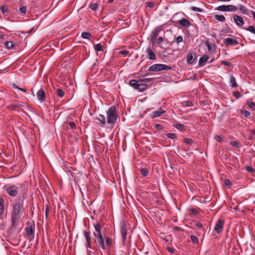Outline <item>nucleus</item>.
<instances>
[{
  "mask_svg": "<svg viewBox=\"0 0 255 255\" xmlns=\"http://www.w3.org/2000/svg\"><path fill=\"white\" fill-rule=\"evenodd\" d=\"M223 42L227 47L230 45L234 46L237 45L239 43V42L237 39H232L231 38H225Z\"/></svg>",
  "mask_w": 255,
  "mask_h": 255,
  "instance_id": "obj_9",
  "label": "nucleus"
},
{
  "mask_svg": "<svg viewBox=\"0 0 255 255\" xmlns=\"http://www.w3.org/2000/svg\"><path fill=\"white\" fill-rule=\"evenodd\" d=\"M224 224V221L222 219H219L215 224L214 230L218 234L220 233L223 229Z\"/></svg>",
  "mask_w": 255,
  "mask_h": 255,
  "instance_id": "obj_10",
  "label": "nucleus"
},
{
  "mask_svg": "<svg viewBox=\"0 0 255 255\" xmlns=\"http://www.w3.org/2000/svg\"><path fill=\"white\" fill-rule=\"evenodd\" d=\"M69 125L71 128H73V129L76 128V125L74 123H73V122L69 123Z\"/></svg>",
  "mask_w": 255,
  "mask_h": 255,
  "instance_id": "obj_60",
  "label": "nucleus"
},
{
  "mask_svg": "<svg viewBox=\"0 0 255 255\" xmlns=\"http://www.w3.org/2000/svg\"><path fill=\"white\" fill-rule=\"evenodd\" d=\"M193 224H194V225L195 226H196V227H198V228H203V225L201 223H200V222H199L198 221H194L193 222Z\"/></svg>",
  "mask_w": 255,
  "mask_h": 255,
  "instance_id": "obj_48",
  "label": "nucleus"
},
{
  "mask_svg": "<svg viewBox=\"0 0 255 255\" xmlns=\"http://www.w3.org/2000/svg\"><path fill=\"white\" fill-rule=\"evenodd\" d=\"M242 113L246 118L248 117L250 115V112L246 110L243 111Z\"/></svg>",
  "mask_w": 255,
  "mask_h": 255,
  "instance_id": "obj_55",
  "label": "nucleus"
},
{
  "mask_svg": "<svg viewBox=\"0 0 255 255\" xmlns=\"http://www.w3.org/2000/svg\"><path fill=\"white\" fill-rule=\"evenodd\" d=\"M209 59V56L207 55H204L202 57H201L199 60L198 64L199 66H202L204 65V63L208 60Z\"/></svg>",
  "mask_w": 255,
  "mask_h": 255,
  "instance_id": "obj_21",
  "label": "nucleus"
},
{
  "mask_svg": "<svg viewBox=\"0 0 255 255\" xmlns=\"http://www.w3.org/2000/svg\"><path fill=\"white\" fill-rule=\"evenodd\" d=\"M154 127L157 130H161L163 128V127L158 124H155Z\"/></svg>",
  "mask_w": 255,
  "mask_h": 255,
  "instance_id": "obj_58",
  "label": "nucleus"
},
{
  "mask_svg": "<svg viewBox=\"0 0 255 255\" xmlns=\"http://www.w3.org/2000/svg\"><path fill=\"white\" fill-rule=\"evenodd\" d=\"M36 96L38 100L41 102L44 101L45 94L42 88H41L38 91L36 94Z\"/></svg>",
  "mask_w": 255,
  "mask_h": 255,
  "instance_id": "obj_16",
  "label": "nucleus"
},
{
  "mask_svg": "<svg viewBox=\"0 0 255 255\" xmlns=\"http://www.w3.org/2000/svg\"><path fill=\"white\" fill-rule=\"evenodd\" d=\"M92 34L88 32H84L81 34V37L84 39H90Z\"/></svg>",
  "mask_w": 255,
  "mask_h": 255,
  "instance_id": "obj_32",
  "label": "nucleus"
},
{
  "mask_svg": "<svg viewBox=\"0 0 255 255\" xmlns=\"http://www.w3.org/2000/svg\"><path fill=\"white\" fill-rule=\"evenodd\" d=\"M189 210L191 212V216H195L199 214L198 210L194 208L191 207L189 209Z\"/></svg>",
  "mask_w": 255,
  "mask_h": 255,
  "instance_id": "obj_35",
  "label": "nucleus"
},
{
  "mask_svg": "<svg viewBox=\"0 0 255 255\" xmlns=\"http://www.w3.org/2000/svg\"><path fill=\"white\" fill-rule=\"evenodd\" d=\"M4 199L2 197H0V219L4 211Z\"/></svg>",
  "mask_w": 255,
  "mask_h": 255,
  "instance_id": "obj_28",
  "label": "nucleus"
},
{
  "mask_svg": "<svg viewBox=\"0 0 255 255\" xmlns=\"http://www.w3.org/2000/svg\"><path fill=\"white\" fill-rule=\"evenodd\" d=\"M185 103V105L187 107H191L193 106L192 102L191 101H187L186 102H184Z\"/></svg>",
  "mask_w": 255,
  "mask_h": 255,
  "instance_id": "obj_59",
  "label": "nucleus"
},
{
  "mask_svg": "<svg viewBox=\"0 0 255 255\" xmlns=\"http://www.w3.org/2000/svg\"><path fill=\"white\" fill-rule=\"evenodd\" d=\"M34 229L35 225L34 222H28L26 224V227L25 231L26 234V236L30 241L33 239L34 237Z\"/></svg>",
  "mask_w": 255,
  "mask_h": 255,
  "instance_id": "obj_5",
  "label": "nucleus"
},
{
  "mask_svg": "<svg viewBox=\"0 0 255 255\" xmlns=\"http://www.w3.org/2000/svg\"><path fill=\"white\" fill-rule=\"evenodd\" d=\"M94 227L96 231V232L94 233V236L102 235V226L99 222H97L96 224H94Z\"/></svg>",
  "mask_w": 255,
  "mask_h": 255,
  "instance_id": "obj_14",
  "label": "nucleus"
},
{
  "mask_svg": "<svg viewBox=\"0 0 255 255\" xmlns=\"http://www.w3.org/2000/svg\"><path fill=\"white\" fill-rule=\"evenodd\" d=\"M147 88V85L143 84L142 83H139L138 88L137 90H138L140 92H142L144 91L145 89H146Z\"/></svg>",
  "mask_w": 255,
  "mask_h": 255,
  "instance_id": "obj_30",
  "label": "nucleus"
},
{
  "mask_svg": "<svg viewBox=\"0 0 255 255\" xmlns=\"http://www.w3.org/2000/svg\"><path fill=\"white\" fill-rule=\"evenodd\" d=\"M48 212H49V207L47 205H46L45 214V216H46V218H47V216H48Z\"/></svg>",
  "mask_w": 255,
  "mask_h": 255,
  "instance_id": "obj_61",
  "label": "nucleus"
},
{
  "mask_svg": "<svg viewBox=\"0 0 255 255\" xmlns=\"http://www.w3.org/2000/svg\"><path fill=\"white\" fill-rule=\"evenodd\" d=\"M191 9L195 11H198V12H201L202 11V10L201 8L195 6H193L191 7Z\"/></svg>",
  "mask_w": 255,
  "mask_h": 255,
  "instance_id": "obj_56",
  "label": "nucleus"
},
{
  "mask_svg": "<svg viewBox=\"0 0 255 255\" xmlns=\"http://www.w3.org/2000/svg\"><path fill=\"white\" fill-rule=\"evenodd\" d=\"M5 192L10 197H15L18 196L17 198H20L23 195L26 199V187L24 183H18L16 184H7L4 186Z\"/></svg>",
  "mask_w": 255,
  "mask_h": 255,
  "instance_id": "obj_2",
  "label": "nucleus"
},
{
  "mask_svg": "<svg viewBox=\"0 0 255 255\" xmlns=\"http://www.w3.org/2000/svg\"><path fill=\"white\" fill-rule=\"evenodd\" d=\"M230 144L234 147H236L237 148H239L240 147V145L239 142H238L236 141L233 140L230 142Z\"/></svg>",
  "mask_w": 255,
  "mask_h": 255,
  "instance_id": "obj_46",
  "label": "nucleus"
},
{
  "mask_svg": "<svg viewBox=\"0 0 255 255\" xmlns=\"http://www.w3.org/2000/svg\"><path fill=\"white\" fill-rule=\"evenodd\" d=\"M172 69L170 66L163 64H155L148 68V71L149 72H159L163 70H169Z\"/></svg>",
  "mask_w": 255,
  "mask_h": 255,
  "instance_id": "obj_4",
  "label": "nucleus"
},
{
  "mask_svg": "<svg viewBox=\"0 0 255 255\" xmlns=\"http://www.w3.org/2000/svg\"><path fill=\"white\" fill-rule=\"evenodd\" d=\"M183 141H184V142L186 143V144H192V143L193 142V141L192 140V139L186 138H185L183 139Z\"/></svg>",
  "mask_w": 255,
  "mask_h": 255,
  "instance_id": "obj_47",
  "label": "nucleus"
},
{
  "mask_svg": "<svg viewBox=\"0 0 255 255\" xmlns=\"http://www.w3.org/2000/svg\"><path fill=\"white\" fill-rule=\"evenodd\" d=\"M244 29L250 31L254 34H255V27L254 26H249L248 27L244 28Z\"/></svg>",
  "mask_w": 255,
  "mask_h": 255,
  "instance_id": "obj_38",
  "label": "nucleus"
},
{
  "mask_svg": "<svg viewBox=\"0 0 255 255\" xmlns=\"http://www.w3.org/2000/svg\"><path fill=\"white\" fill-rule=\"evenodd\" d=\"M146 6L150 8H153L154 6V3L152 1H148L145 3Z\"/></svg>",
  "mask_w": 255,
  "mask_h": 255,
  "instance_id": "obj_49",
  "label": "nucleus"
},
{
  "mask_svg": "<svg viewBox=\"0 0 255 255\" xmlns=\"http://www.w3.org/2000/svg\"><path fill=\"white\" fill-rule=\"evenodd\" d=\"M221 64L222 65H226L227 66H231L232 65L230 62L226 61H222L221 62Z\"/></svg>",
  "mask_w": 255,
  "mask_h": 255,
  "instance_id": "obj_54",
  "label": "nucleus"
},
{
  "mask_svg": "<svg viewBox=\"0 0 255 255\" xmlns=\"http://www.w3.org/2000/svg\"><path fill=\"white\" fill-rule=\"evenodd\" d=\"M178 22L181 25L186 28H188L190 26V21L185 18H183L181 19L178 20Z\"/></svg>",
  "mask_w": 255,
  "mask_h": 255,
  "instance_id": "obj_20",
  "label": "nucleus"
},
{
  "mask_svg": "<svg viewBox=\"0 0 255 255\" xmlns=\"http://www.w3.org/2000/svg\"><path fill=\"white\" fill-rule=\"evenodd\" d=\"M5 46L8 49L13 48L14 44L12 41H6L4 44Z\"/></svg>",
  "mask_w": 255,
  "mask_h": 255,
  "instance_id": "obj_39",
  "label": "nucleus"
},
{
  "mask_svg": "<svg viewBox=\"0 0 255 255\" xmlns=\"http://www.w3.org/2000/svg\"><path fill=\"white\" fill-rule=\"evenodd\" d=\"M230 84L232 88H236L238 86L236 80L233 76L230 77Z\"/></svg>",
  "mask_w": 255,
  "mask_h": 255,
  "instance_id": "obj_25",
  "label": "nucleus"
},
{
  "mask_svg": "<svg viewBox=\"0 0 255 255\" xmlns=\"http://www.w3.org/2000/svg\"><path fill=\"white\" fill-rule=\"evenodd\" d=\"M140 174L144 177L148 176L149 174L148 170L146 168H141L140 169Z\"/></svg>",
  "mask_w": 255,
  "mask_h": 255,
  "instance_id": "obj_33",
  "label": "nucleus"
},
{
  "mask_svg": "<svg viewBox=\"0 0 255 255\" xmlns=\"http://www.w3.org/2000/svg\"><path fill=\"white\" fill-rule=\"evenodd\" d=\"M166 136L171 139H175L177 137V135L174 133H168L166 134Z\"/></svg>",
  "mask_w": 255,
  "mask_h": 255,
  "instance_id": "obj_43",
  "label": "nucleus"
},
{
  "mask_svg": "<svg viewBox=\"0 0 255 255\" xmlns=\"http://www.w3.org/2000/svg\"><path fill=\"white\" fill-rule=\"evenodd\" d=\"M190 239L193 244H199V240L198 238L194 235H191L190 236Z\"/></svg>",
  "mask_w": 255,
  "mask_h": 255,
  "instance_id": "obj_37",
  "label": "nucleus"
},
{
  "mask_svg": "<svg viewBox=\"0 0 255 255\" xmlns=\"http://www.w3.org/2000/svg\"><path fill=\"white\" fill-rule=\"evenodd\" d=\"M146 53L147 54V57L150 60H155L156 59L155 54L154 52L151 49L150 47H148L146 50Z\"/></svg>",
  "mask_w": 255,
  "mask_h": 255,
  "instance_id": "obj_19",
  "label": "nucleus"
},
{
  "mask_svg": "<svg viewBox=\"0 0 255 255\" xmlns=\"http://www.w3.org/2000/svg\"><path fill=\"white\" fill-rule=\"evenodd\" d=\"M215 9L221 11L235 12L238 10V8L233 5H222L217 7Z\"/></svg>",
  "mask_w": 255,
  "mask_h": 255,
  "instance_id": "obj_7",
  "label": "nucleus"
},
{
  "mask_svg": "<svg viewBox=\"0 0 255 255\" xmlns=\"http://www.w3.org/2000/svg\"><path fill=\"white\" fill-rule=\"evenodd\" d=\"M98 6L99 4L97 3H93L90 5V7L92 10L96 11L97 9Z\"/></svg>",
  "mask_w": 255,
  "mask_h": 255,
  "instance_id": "obj_42",
  "label": "nucleus"
},
{
  "mask_svg": "<svg viewBox=\"0 0 255 255\" xmlns=\"http://www.w3.org/2000/svg\"><path fill=\"white\" fill-rule=\"evenodd\" d=\"M247 105L252 109L255 110V103L253 102H248Z\"/></svg>",
  "mask_w": 255,
  "mask_h": 255,
  "instance_id": "obj_44",
  "label": "nucleus"
},
{
  "mask_svg": "<svg viewBox=\"0 0 255 255\" xmlns=\"http://www.w3.org/2000/svg\"><path fill=\"white\" fill-rule=\"evenodd\" d=\"M120 232L122 238V241L125 244L127 235V228L125 221L123 220L120 223Z\"/></svg>",
  "mask_w": 255,
  "mask_h": 255,
  "instance_id": "obj_8",
  "label": "nucleus"
},
{
  "mask_svg": "<svg viewBox=\"0 0 255 255\" xmlns=\"http://www.w3.org/2000/svg\"><path fill=\"white\" fill-rule=\"evenodd\" d=\"M11 106L14 108H20L23 107V104L22 102H15L11 104Z\"/></svg>",
  "mask_w": 255,
  "mask_h": 255,
  "instance_id": "obj_31",
  "label": "nucleus"
},
{
  "mask_svg": "<svg viewBox=\"0 0 255 255\" xmlns=\"http://www.w3.org/2000/svg\"><path fill=\"white\" fill-rule=\"evenodd\" d=\"M183 41V37L181 36H178L175 37L174 39L173 42H175L176 44H179Z\"/></svg>",
  "mask_w": 255,
  "mask_h": 255,
  "instance_id": "obj_40",
  "label": "nucleus"
},
{
  "mask_svg": "<svg viewBox=\"0 0 255 255\" xmlns=\"http://www.w3.org/2000/svg\"><path fill=\"white\" fill-rule=\"evenodd\" d=\"M56 93L60 98H62L65 95L64 91L61 89H57L56 91Z\"/></svg>",
  "mask_w": 255,
  "mask_h": 255,
  "instance_id": "obj_34",
  "label": "nucleus"
},
{
  "mask_svg": "<svg viewBox=\"0 0 255 255\" xmlns=\"http://www.w3.org/2000/svg\"><path fill=\"white\" fill-rule=\"evenodd\" d=\"M233 18L236 25L238 26L242 27L245 24L244 19L241 16L235 14L233 16Z\"/></svg>",
  "mask_w": 255,
  "mask_h": 255,
  "instance_id": "obj_13",
  "label": "nucleus"
},
{
  "mask_svg": "<svg viewBox=\"0 0 255 255\" xmlns=\"http://www.w3.org/2000/svg\"><path fill=\"white\" fill-rule=\"evenodd\" d=\"M205 45L207 47L208 50L209 52L213 53L215 51V46L211 42L206 40L205 42Z\"/></svg>",
  "mask_w": 255,
  "mask_h": 255,
  "instance_id": "obj_18",
  "label": "nucleus"
},
{
  "mask_svg": "<svg viewBox=\"0 0 255 255\" xmlns=\"http://www.w3.org/2000/svg\"><path fill=\"white\" fill-rule=\"evenodd\" d=\"M163 41V39L162 37H159L158 38H155V40L153 42H151L152 44L157 43L158 44H161Z\"/></svg>",
  "mask_w": 255,
  "mask_h": 255,
  "instance_id": "obj_41",
  "label": "nucleus"
},
{
  "mask_svg": "<svg viewBox=\"0 0 255 255\" xmlns=\"http://www.w3.org/2000/svg\"><path fill=\"white\" fill-rule=\"evenodd\" d=\"M94 48L96 51H100L103 50V47L101 44H94Z\"/></svg>",
  "mask_w": 255,
  "mask_h": 255,
  "instance_id": "obj_36",
  "label": "nucleus"
},
{
  "mask_svg": "<svg viewBox=\"0 0 255 255\" xmlns=\"http://www.w3.org/2000/svg\"><path fill=\"white\" fill-rule=\"evenodd\" d=\"M214 17L215 20L221 22H225L226 17L223 15L215 14Z\"/></svg>",
  "mask_w": 255,
  "mask_h": 255,
  "instance_id": "obj_26",
  "label": "nucleus"
},
{
  "mask_svg": "<svg viewBox=\"0 0 255 255\" xmlns=\"http://www.w3.org/2000/svg\"><path fill=\"white\" fill-rule=\"evenodd\" d=\"M121 53L123 55H126L128 53V52L127 50H123L121 51Z\"/></svg>",
  "mask_w": 255,
  "mask_h": 255,
  "instance_id": "obj_64",
  "label": "nucleus"
},
{
  "mask_svg": "<svg viewBox=\"0 0 255 255\" xmlns=\"http://www.w3.org/2000/svg\"><path fill=\"white\" fill-rule=\"evenodd\" d=\"M215 138L217 141H218L220 142H221L222 141V138L219 135H216Z\"/></svg>",
  "mask_w": 255,
  "mask_h": 255,
  "instance_id": "obj_62",
  "label": "nucleus"
},
{
  "mask_svg": "<svg viewBox=\"0 0 255 255\" xmlns=\"http://www.w3.org/2000/svg\"><path fill=\"white\" fill-rule=\"evenodd\" d=\"M238 9H239L240 12L242 14H248V9L247 8L242 4H239L238 6H237Z\"/></svg>",
  "mask_w": 255,
  "mask_h": 255,
  "instance_id": "obj_23",
  "label": "nucleus"
},
{
  "mask_svg": "<svg viewBox=\"0 0 255 255\" xmlns=\"http://www.w3.org/2000/svg\"><path fill=\"white\" fill-rule=\"evenodd\" d=\"M139 83V79L138 80H130L129 82V85L134 88L135 89H137L138 84Z\"/></svg>",
  "mask_w": 255,
  "mask_h": 255,
  "instance_id": "obj_22",
  "label": "nucleus"
},
{
  "mask_svg": "<svg viewBox=\"0 0 255 255\" xmlns=\"http://www.w3.org/2000/svg\"><path fill=\"white\" fill-rule=\"evenodd\" d=\"M7 6H6L5 5H2L1 7H0V10L1 11V12L3 13H5L7 11Z\"/></svg>",
  "mask_w": 255,
  "mask_h": 255,
  "instance_id": "obj_51",
  "label": "nucleus"
},
{
  "mask_svg": "<svg viewBox=\"0 0 255 255\" xmlns=\"http://www.w3.org/2000/svg\"><path fill=\"white\" fill-rule=\"evenodd\" d=\"M94 242L99 249L106 250L107 248L105 244L104 239L102 235L94 236Z\"/></svg>",
  "mask_w": 255,
  "mask_h": 255,
  "instance_id": "obj_6",
  "label": "nucleus"
},
{
  "mask_svg": "<svg viewBox=\"0 0 255 255\" xmlns=\"http://www.w3.org/2000/svg\"><path fill=\"white\" fill-rule=\"evenodd\" d=\"M105 239L106 241V244L108 247V248H111L113 245V240L108 236L105 237Z\"/></svg>",
  "mask_w": 255,
  "mask_h": 255,
  "instance_id": "obj_27",
  "label": "nucleus"
},
{
  "mask_svg": "<svg viewBox=\"0 0 255 255\" xmlns=\"http://www.w3.org/2000/svg\"><path fill=\"white\" fill-rule=\"evenodd\" d=\"M84 236L86 239L87 245V248L92 249L91 247V238L90 236V232L88 230V231H84Z\"/></svg>",
  "mask_w": 255,
  "mask_h": 255,
  "instance_id": "obj_12",
  "label": "nucleus"
},
{
  "mask_svg": "<svg viewBox=\"0 0 255 255\" xmlns=\"http://www.w3.org/2000/svg\"><path fill=\"white\" fill-rule=\"evenodd\" d=\"M150 81H151L150 78L140 79L139 83H142L143 82L147 83V82H150Z\"/></svg>",
  "mask_w": 255,
  "mask_h": 255,
  "instance_id": "obj_52",
  "label": "nucleus"
},
{
  "mask_svg": "<svg viewBox=\"0 0 255 255\" xmlns=\"http://www.w3.org/2000/svg\"><path fill=\"white\" fill-rule=\"evenodd\" d=\"M173 126L177 129H179L180 131H183L185 130V126L183 124L177 123L174 124Z\"/></svg>",
  "mask_w": 255,
  "mask_h": 255,
  "instance_id": "obj_29",
  "label": "nucleus"
},
{
  "mask_svg": "<svg viewBox=\"0 0 255 255\" xmlns=\"http://www.w3.org/2000/svg\"><path fill=\"white\" fill-rule=\"evenodd\" d=\"M107 122L110 125H114L117 120L118 115L117 114L116 107L115 106H111L107 111Z\"/></svg>",
  "mask_w": 255,
  "mask_h": 255,
  "instance_id": "obj_3",
  "label": "nucleus"
},
{
  "mask_svg": "<svg viewBox=\"0 0 255 255\" xmlns=\"http://www.w3.org/2000/svg\"><path fill=\"white\" fill-rule=\"evenodd\" d=\"M25 200V199H24L23 195L21 196L20 198H16L14 200V202L12 204V228L16 227L18 221L22 216L23 210V203Z\"/></svg>",
  "mask_w": 255,
  "mask_h": 255,
  "instance_id": "obj_1",
  "label": "nucleus"
},
{
  "mask_svg": "<svg viewBox=\"0 0 255 255\" xmlns=\"http://www.w3.org/2000/svg\"><path fill=\"white\" fill-rule=\"evenodd\" d=\"M19 10L20 12L22 13H25L26 11V6H21L19 7Z\"/></svg>",
  "mask_w": 255,
  "mask_h": 255,
  "instance_id": "obj_53",
  "label": "nucleus"
},
{
  "mask_svg": "<svg viewBox=\"0 0 255 255\" xmlns=\"http://www.w3.org/2000/svg\"><path fill=\"white\" fill-rule=\"evenodd\" d=\"M233 95L237 98L239 99L241 97V94L238 91H235L233 92Z\"/></svg>",
  "mask_w": 255,
  "mask_h": 255,
  "instance_id": "obj_50",
  "label": "nucleus"
},
{
  "mask_svg": "<svg viewBox=\"0 0 255 255\" xmlns=\"http://www.w3.org/2000/svg\"><path fill=\"white\" fill-rule=\"evenodd\" d=\"M94 119L95 120H98L100 121V123L103 125H105L107 122V121L106 120L105 117L102 114L99 115V116L95 118Z\"/></svg>",
  "mask_w": 255,
  "mask_h": 255,
  "instance_id": "obj_24",
  "label": "nucleus"
},
{
  "mask_svg": "<svg viewBox=\"0 0 255 255\" xmlns=\"http://www.w3.org/2000/svg\"><path fill=\"white\" fill-rule=\"evenodd\" d=\"M246 170H247L248 171H251V172L253 171V170H255L254 169H253V168L252 167H250V166H246Z\"/></svg>",
  "mask_w": 255,
  "mask_h": 255,
  "instance_id": "obj_63",
  "label": "nucleus"
},
{
  "mask_svg": "<svg viewBox=\"0 0 255 255\" xmlns=\"http://www.w3.org/2000/svg\"><path fill=\"white\" fill-rule=\"evenodd\" d=\"M196 58V54L193 52H189L187 55V61L188 64H192Z\"/></svg>",
  "mask_w": 255,
  "mask_h": 255,
  "instance_id": "obj_15",
  "label": "nucleus"
},
{
  "mask_svg": "<svg viewBox=\"0 0 255 255\" xmlns=\"http://www.w3.org/2000/svg\"><path fill=\"white\" fill-rule=\"evenodd\" d=\"M165 112L161 108H160L158 110L154 111L151 115V118L152 119L160 117L162 114Z\"/></svg>",
  "mask_w": 255,
  "mask_h": 255,
  "instance_id": "obj_17",
  "label": "nucleus"
},
{
  "mask_svg": "<svg viewBox=\"0 0 255 255\" xmlns=\"http://www.w3.org/2000/svg\"><path fill=\"white\" fill-rule=\"evenodd\" d=\"M161 30V28L160 26H157L152 30L150 35L151 42H153L155 40V38L158 36Z\"/></svg>",
  "mask_w": 255,
  "mask_h": 255,
  "instance_id": "obj_11",
  "label": "nucleus"
},
{
  "mask_svg": "<svg viewBox=\"0 0 255 255\" xmlns=\"http://www.w3.org/2000/svg\"><path fill=\"white\" fill-rule=\"evenodd\" d=\"M224 184L226 186H230L231 185V182L228 179H226L224 180Z\"/></svg>",
  "mask_w": 255,
  "mask_h": 255,
  "instance_id": "obj_57",
  "label": "nucleus"
},
{
  "mask_svg": "<svg viewBox=\"0 0 255 255\" xmlns=\"http://www.w3.org/2000/svg\"><path fill=\"white\" fill-rule=\"evenodd\" d=\"M12 87L13 89H17L18 91H20L23 92H26V89L24 88H21L19 87H18L17 85L13 84L12 86Z\"/></svg>",
  "mask_w": 255,
  "mask_h": 255,
  "instance_id": "obj_45",
  "label": "nucleus"
}]
</instances>
